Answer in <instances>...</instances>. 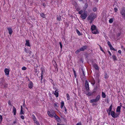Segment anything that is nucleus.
<instances>
[{
	"instance_id": "nucleus-17",
	"label": "nucleus",
	"mask_w": 125,
	"mask_h": 125,
	"mask_svg": "<svg viewBox=\"0 0 125 125\" xmlns=\"http://www.w3.org/2000/svg\"><path fill=\"white\" fill-rule=\"evenodd\" d=\"M7 29L9 31V34L10 35H11L12 34L13 32L12 28H8Z\"/></svg>"
},
{
	"instance_id": "nucleus-25",
	"label": "nucleus",
	"mask_w": 125,
	"mask_h": 125,
	"mask_svg": "<svg viewBox=\"0 0 125 125\" xmlns=\"http://www.w3.org/2000/svg\"><path fill=\"white\" fill-rule=\"evenodd\" d=\"M64 105V102L63 101H62V102L61 103V108H62Z\"/></svg>"
},
{
	"instance_id": "nucleus-28",
	"label": "nucleus",
	"mask_w": 125,
	"mask_h": 125,
	"mask_svg": "<svg viewBox=\"0 0 125 125\" xmlns=\"http://www.w3.org/2000/svg\"><path fill=\"white\" fill-rule=\"evenodd\" d=\"M41 16L43 18H44L45 17V15L43 13H42L40 14Z\"/></svg>"
},
{
	"instance_id": "nucleus-33",
	"label": "nucleus",
	"mask_w": 125,
	"mask_h": 125,
	"mask_svg": "<svg viewBox=\"0 0 125 125\" xmlns=\"http://www.w3.org/2000/svg\"><path fill=\"white\" fill-rule=\"evenodd\" d=\"M110 49L112 50H113V51H116L115 50V48H114L113 47L112 45L110 47Z\"/></svg>"
},
{
	"instance_id": "nucleus-43",
	"label": "nucleus",
	"mask_w": 125,
	"mask_h": 125,
	"mask_svg": "<svg viewBox=\"0 0 125 125\" xmlns=\"http://www.w3.org/2000/svg\"><path fill=\"white\" fill-rule=\"evenodd\" d=\"M20 114L21 115L23 114H24V112L23 110H21V113Z\"/></svg>"
},
{
	"instance_id": "nucleus-19",
	"label": "nucleus",
	"mask_w": 125,
	"mask_h": 125,
	"mask_svg": "<svg viewBox=\"0 0 125 125\" xmlns=\"http://www.w3.org/2000/svg\"><path fill=\"white\" fill-rule=\"evenodd\" d=\"M112 105L111 104V105L110 106L109 108L108 109H107L106 110V111L107 112H111V110L112 109Z\"/></svg>"
},
{
	"instance_id": "nucleus-56",
	"label": "nucleus",
	"mask_w": 125,
	"mask_h": 125,
	"mask_svg": "<svg viewBox=\"0 0 125 125\" xmlns=\"http://www.w3.org/2000/svg\"><path fill=\"white\" fill-rule=\"evenodd\" d=\"M108 52L109 53V54H110V56H111L112 54L109 51H108Z\"/></svg>"
},
{
	"instance_id": "nucleus-10",
	"label": "nucleus",
	"mask_w": 125,
	"mask_h": 125,
	"mask_svg": "<svg viewBox=\"0 0 125 125\" xmlns=\"http://www.w3.org/2000/svg\"><path fill=\"white\" fill-rule=\"evenodd\" d=\"M82 71L83 75H81V76H80V78L82 79V80H83V79L84 78V77H85V74L84 72V71L83 70V69H82Z\"/></svg>"
},
{
	"instance_id": "nucleus-3",
	"label": "nucleus",
	"mask_w": 125,
	"mask_h": 125,
	"mask_svg": "<svg viewBox=\"0 0 125 125\" xmlns=\"http://www.w3.org/2000/svg\"><path fill=\"white\" fill-rule=\"evenodd\" d=\"M95 14L93 13L89 15L87 18V20H93L94 17V15Z\"/></svg>"
},
{
	"instance_id": "nucleus-57",
	"label": "nucleus",
	"mask_w": 125,
	"mask_h": 125,
	"mask_svg": "<svg viewBox=\"0 0 125 125\" xmlns=\"http://www.w3.org/2000/svg\"><path fill=\"white\" fill-rule=\"evenodd\" d=\"M108 115H109L110 114V113H111V112H107Z\"/></svg>"
},
{
	"instance_id": "nucleus-29",
	"label": "nucleus",
	"mask_w": 125,
	"mask_h": 125,
	"mask_svg": "<svg viewBox=\"0 0 125 125\" xmlns=\"http://www.w3.org/2000/svg\"><path fill=\"white\" fill-rule=\"evenodd\" d=\"M102 96L103 98H105L106 97V95L104 93L102 92Z\"/></svg>"
},
{
	"instance_id": "nucleus-9",
	"label": "nucleus",
	"mask_w": 125,
	"mask_h": 125,
	"mask_svg": "<svg viewBox=\"0 0 125 125\" xmlns=\"http://www.w3.org/2000/svg\"><path fill=\"white\" fill-rule=\"evenodd\" d=\"M55 115H54V117L55 118L57 121L59 122L60 123L61 122V120L59 117L56 115V114H55Z\"/></svg>"
},
{
	"instance_id": "nucleus-2",
	"label": "nucleus",
	"mask_w": 125,
	"mask_h": 125,
	"mask_svg": "<svg viewBox=\"0 0 125 125\" xmlns=\"http://www.w3.org/2000/svg\"><path fill=\"white\" fill-rule=\"evenodd\" d=\"M120 13L123 18L125 19V8H123L120 12Z\"/></svg>"
},
{
	"instance_id": "nucleus-39",
	"label": "nucleus",
	"mask_w": 125,
	"mask_h": 125,
	"mask_svg": "<svg viewBox=\"0 0 125 125\" xmlns=\"http://www.w3.org/2000/svg\"><path fill=\"white\" fill-rule=\"evenodd\" d=\"M108 78V75L107 73L105 74L104 75V78Z\"/></svg>"
},
{
	"instance_id": "nucleus-27",
	"label": "nucleus",
	"mask_w": 125,
	"mask_h": 125,
	"mask_svg": "<svg viewBox=\"0 0 125 125\" xmlns=\"http://www.w3.org/2000/svg\"><path fill=\"white\" fill-rule=\"evenodd\" d=\"M94 68L96 70L98 69V67L97 65L96 64H94L93 65Z\"/></svg>"
},
{
	"instance_id": "nucleus-14",
	"label": "nucleus",
	"mask_w": 125,
	"mask_h": 125,
	"mask_svg": "<svg viewBox=\"0 0 125 125\" xmlns=\"http://www.w3.org/2000/svg\"><path fill=\"white\" fill-rule=\"evenodd\" d=\"M92 33L94 34H98L99 33V32L97 29L92 31Z\"/></svg>"
},
{
	"instance_id": "nucleus-4",
	"label": "nucleus",
	"mask_w": 125,
	"mask_h": 125,
	"mask_svg": "<svg viewBox=\"0 0 125 125\" xmlns=\"http://www.w3.org/2000/svg\"><path fill=\"white\" fill-rule=\"evenodd\" d=\"M85 87L87 91L88 92H89V83L86 80L85 81Z\"/></svg>"
},
{
	"instance_id": "nucleus-8",
	"label": "nucleus",
	"mask_w": 125,
	"mask_h": 125,
	"mask_svg": "<svg viewBox=\"0 0 125 125\" xmlns=\"http://www.w3.org/2000/svg\"><path fill=\"white\" fill-rule=\"evenodd\" d=\"M41 82L43 78V75L44 73H45V71L44 70L43 68H41Z\"/></svg>"
},
{
	"instance_id": "nucleus-21",
	"label": "nucleus",
	"mask_w": 125,
	"mask_h": 125,
	"mask_svg": "<svg viewBox=\"0 0 125 125\" xmlns=\"http://www.w3.org/2000/svg\"><path fill=\"white\" fill-rule=\"evenodd\" d=\"M91 83L93 85H94L95 83V82L94 78H92L91 81Z\"/></svg>"
},
{
	"instance_id": "nucleus-53",
	"label": "nucleus",
	"mask_w": 125,
	"mask_h": 125,
	"mask_svg": "<svg viewBox=\"0 0 125 125\" xmlns=\"http://www.w3.org/2000/svg\"><path fill=\"white\" fill-rule=\"evenodd\" d=\"M99 46H100V49H101V50L103 52V49L102 48V47L100 46V45H99Z\"/></svg>"
},
{
	"instance_id": "nucleus-59",
	"label": "nucleus",
	"mask_w": 125,
	"mask_h": 125,
	"mask_svg": "<svg viewBox=\"0 0 125 125\" xmlns=\"http://www.w3.org/2000/svg\"><path fill=\"white\" fill-rule=\"evenodd\" d=\"M57 125H64V124H61L59 123H57Z\"/></svg>"
},
{
	"instance_id": "nucleus-38",
	"label": "nucleus",
	"mask_w": 125,
	"mask_h": 125,
	"mask_svg": "<svg viewBox=\"0 0 125 125\" xmlns=\"http://www.w3.org/2000/svg\"><path fill=\"white\" fill-rule=\"evenodd\" d=\"M26 68L25 66L23 67L22 68V69L23 70H25L26 69Z\"/></svg>"
},
{
	"instance_id": "nucleus-24",
	"label": "nucleus",
	"mask_w": 125,
	"mask_h": 125,
	"mask_svg": "<svg viewBox=\"0 0 125 125\" xmlns=\"http://www.w3.org/2000/svg\"><path fill=\"white\" fill-rule=\"evenodd\" d=\"M112 58L113 59V60L114 61H115L117 60L116 57L115 55H113L112 56Z\"/></svg>"
},
{
	"instance_id": "nucleus-61",
	"label": "nucleus",
	"mask_w": 125,
	"mask_h": 125,
	"mask_svg": "<svg viewBox=\"0 0 125 125\" xmlns=\"http://www.w3.org/2000/svg\"><path fill=\"white\" fill-rule=\"evenodd\" d=\"M24 50H25V51L26 52V53H27L28 52L27 51V50H26V48Z\"/></svg>"
},
{
	"instance_id": "nucleus-5",
	"label": "nucleus",
	"mask_w": 125,
	"mask_h": 125,
	"mask_svg": "<svg viewBox=\"0 0 125 125\" xmlns=\"http://www.w3.org/2000/svg\"><path fill=\"white\" fill-rule=\"evenodd\" d=\"M32 118L34 122L37 125H39V123L38 122H37L36 120V119L34 115H32Z\"/></svg>"
},
{
	"instance_id": "nucleus-6",
	"label": "nucleus",
	"mask_w": 125,
	"mask_h": 125,
	"mask_svg": "<svg viewBox=\"0 0 125 125\" xmlns=\"http://www.w3.org/2000/svg\"><path fill=\"white\" fill-rule=\"evenodd\" d=\"M4 79L2 78L0 79V86H4Z\"/></svg>"
},
{
	"instance_id": "nucleus-22",
	"label": "nucleus",
	"mask_w": 125,
	"mask_h": 125,
	"mask_svg": "<svg viewBox=\"0 0 125 125\" xmlns=\"http://www.w3.org/2000/svg\"><path fill=\"white\" fill-rule=\"evenodd\" d=\"M100 98V96L99 95H97L95 99L96 102L98 101L99 100Z\"/></svg>"
},
{
	"instance_id": "nucleus-34",
	"label": "nucleus",
	"mask_w": 125,
	"mask_h": 125,
	"mask_svg": "<svg viewBox=\"0 0 125 125\" xmlns=\"http://www.w3.org/2000/svg\"><path fill=\"white\" fill-rule=\"evenodd\" d=\"M7 86V84L5 83H4V86H1V87L2 88H5Z\"/></svg>"
},
{
	"instance_id": "nucleus-16",
	"label": "nucleus",
	"mask_w": 125,
	"mask_h": 125,
	"mask_svg": "<svg viewBox=\"0 0 125 125\" xmlns=\"http://www.w3.org/2000/svg\"><path fill=\"white\" fill-rule=\"evenodd\" d=\"M91 29L92 31L93 30H95L97 29L96 28V26L94 25H93L91 26Z\"/></svg>"
},
{
	"instance_id": "nucleus-62",
	"label": "nucleus",
	"mask_w": 125,
	"mask_h": 125,
	"mask_svg": "<svg viewBox=\"0 0 125 125\" xmlns=\"http://www.w3.org/2000/svg\"><path fill=\"white\" fill-rule=\"evenodd\" d=\"M21 110H22V106H21Z\"/></svg>"
},
{
	"instance_id": "nucleus-23",
	"label": "nucleus",
	"mask_w": 125,
	"mask_h": 125,
	"mask_svg": "<svg viewBox=\"0 0 125 125\" xmlns=\"http://www.w3.org/2000/svg\"><path fill=\"white\" fill-rule=\"evenodd\" d=\"M13 112L14 113V115H16V109L14 106L13 107Z\"/></svg>"
},
{
	"instance_id": "nucleus-26",
	"label": "nucleus",
	"mask_w": 125,
	"mask_h": 125,
	"mask_svg": "<svg viewBox=\"0 0 125 125\" xmlns=\"http://www.w3.org/2000/svg\"><path fill=\"white\" fill-rule=\"evenodd\" d=\"M97 102L95 99H93L91 100L90 101V102L92 103H96Z\"/></svg>"
},
{
	"instance_id": "nucleus-7",
	"label": "nucleus",
	"mask_w": 125,
	"mask_h": 125,
	"mask_svg": "<svg viewBox=\"0 0 125 125\" xmlns=\"http://www.w3.org/2000/svg\"><path fill=\"white\" fill-rule=\"evenodd\" d=\"M87 16V13L86 12H84L81 14V17L83 19H85Z\"/></svg>"
},
{
	"instance_id": "nucleus-63",
	"label": "nucleus",
	"mask_w": 125,
	"mask_h": 125,
	"mask_svg": "<svg viewBox=\"0 0 125 125\" xmlns=\"http://www.w3.org/2000/svg\"><path fill=\"white\" fill-rule=\"evenodd\" d=\"M93 20H91V21L90 22V23H91L92 22V21Z\"/></svg>"
},
{
	"instance_id": "nucleus-11",
	"label": "nucleus",
	"mask_w": 125,
	"mask_h": 125,
	"mask_svg": "<svg viewBox=\"0 0 125 125\" xmlns=\"http://www.w3.org/2000/svg\"><path fill=\"white\" fill-rule=\"evenodd\" d=\"M87 46L86 45L82 47L80 49L81 51H83L87 49Z\"/></svg>"
},
{
	"instance_id": "nucleus-42",
	"label": "nucleus",
	"mask_w": 125,
	"mask_h": 125,
	"mask_svg": "<svg viewBox=\"0 0 125 125\" xmlns=\"http://www.w3.org/2000/svg\"><path fill=\"white\" fill-rule=\"evenodd\" d=\"M83 12V11L82 10H81L78 13L79 14H82Z\"/></svg>"
},
{
	"instance_id": "nucleus-32",
	"label": "nucleus",
	"mask_w": 125,
	"mask_h": 125,
	"mask_svg": "<svg viewBox=\"0 0 125 125\" xmlns=\"http://www.w3.org/2000/svg\"><path fill=\"white\" fill-rule=\"evenodd\" d=\"M66 96L67 97V100H69L70 99V96L69 94H66Z\"/></svg>"
},
{
	"instance_id": "nucleus-13",
	"label": "nucleus",
	"mask_w": 125,
	"mask_h": 125,
	"mask_svg": "<svg viewBox=\"0 0 125 125\" xmlns=\"http://www.w3.org/2000/svg\"><path fill=\"white\" fill-rule=\"evenodd\" d=\"M54 92H55L54 93V94L55 95L56 97H57L59 95V91L57 90H56Z\"/></svg>"
},
{
	"instance_id": "nucleus-20",
	"label": "nucleus",
	"mask_w": 125,
	"mask_h": 125,
	"mask_svg": "<svg viewBox=\"0 0 125 125\" xmlns=\"http://www.w3.org/2000/svg\"><path fill=\"white\" fill-rule=\"evenodd\" d=\"M121 106L120 105L119 106H118L117 107L116 110V111L117 112H120V109L121 108Z\"/></svg>"
},
{
	"instance_id": "nucleus-30",
	"label": "nucleus",
	"mask_w": 125,
	"mask_h": 125,
	"mask_svg": "<svg viewBox=\"0 0 125 125\" xmlns=\"http://www.w3.org/2000/svg\"><path fill=\"white\" fill-rule=\"evenodd\" d=\"M81 51V49H79L77 50L75 52V53L76 54H78L79 53V52Z\"/></svg>"
},
{
	"instance_id": "nucleus-46",
	"label": "nucleus",
	"mask_w": 125,
	"mask_h": 125,
	"mask_svg": "<svg viewBox=\"0 0 125 125\" xmlns=\"http://www.w3.org/2000/svg\"><path fill=\"white\" fill-rule=\"evenodd\" d=\"M2 119V116L0 115V121H1Z\"/></svg>"
},
{
	"instance_id": "nucleus-51",
	"label": "nucleus",
	"mask_w": 125,
	"mask_h": 125,
	"mask_svg": "<svg viewBox=\"0 0 125 125\" xmlns=\"http://www.w3.org/2000/svg\"><path fill=\"white\" fill-rule=\"evenodd\" d=\"M47 113H48V115L49 116H50V115H51V114H50V112L49 111H47Z\"/></svg>"
},
{
	"instance_id": "nucleus-50",
	"label": "nucleus",
	"mask_w": 125,
	"mask_h": 125,
	"mask_svg": "<svg viewBox=\"0 0 125 125\" xmlns=\"http://www.w3.org/2000/svg\"><path fill=\"white\" fill-rule=\"evenodd\" d=\"M21 117L23 120L24 119V116H23L22 115L21 116Z\"/></svg>"
},
{
	"instance_id": "nucleus-1",
	"label": "nucleus",
	"mask_w": 125,
	"mask_h": 125,
	"mask_svg": "<svg viewBox=\"0 0 125 125\" xmlns=\"http://www.w3.org/2000/svg\"><path fill=\"white\" fill-rule=\"evenodd\" d=\"M111 115L114 118L117 117L119 115L118 114L115 113L113 111H111Z\"/></svg>"
},
{
	"instance_id": "nucleus-49",
	"label": "nucleus",
	"mask_w": 125,
	"mask_h": 125,
	"mask_svg": "<svg viewBox=\"0 0 125 125\" xmlns=\"http://www.w3.org/2000/svg\"><path fill=\"white\" fill-rule=\"evenodd\" d=\"M55 114H53V115L52 114H51V115H50V116L51 117H52L53 116H54V115H55Z\"/></svg>"
},
{
	"instance_id": "nucleus-60",
	"label": "nucleus",
	"mask_w": 125,
	"mask_h": 125,
	"mask_svg": "<svg viewBox=\"0 0 125 125\" xmlns=\"http://www.w3.org/2000/svg\"><path fill=\"white\" fill-rule=\"evenodd\" d=\"M85 7L86 8L87 7V4H85Z\"/></svg>"
},
{
	"instance_id": "nucleus-40",
	"label": "nucleus",
	"mask_w": 125,
	"mask_h": 125,
	"mask_svg": "<svg viewBox=\"0 0 125 125\" xmlns=\"http://www.w3.org/2000/svg\"><path fill=\"white\" fill-rule=\"evenodd\" d=\"M107 44L109 46V47H110L111 46H112V45L111 44L110 42L109 41H108L107 42Z\"/></svg>"
},
{
	"instance_id": "nucleus-36",
	"label": "nucleus",
	"mask_w": 125,
	"mask_h": 125,
	"mask_svg": "<svg viewBox=\"0 0 125 125\" xmlns=\"http://www.w3.org/2000/svg\"><path fill=\"white\" fill-rule=\"evenodd\" d=\"M113 21V19H110L109 20V23H112Z\"/></svg>"
},
{
	"instance_id": "nucleus-37",
	"label": "nucleus",
	"mask_w": 125,
	"mask_h": 125,
	"mask_svg": "<svg viewBox=\"0 0 125 125\" xmlns=\"http://www.w3.org/2000/svg\"><path fill=\"white\" fill-rule=\"evenodd\" d=\"M58 106L56 103L54 104V107L56 108H57L58 107Z\"/></svg>"
},
{
	"instance_id": "nucleus-58",
	"label": "nucleus",
	"mask_w": 125,
	"mask_h": 125,
	"mask_svg": "<svg viewBox=\"0 0 125 125\" xmlns=\"http://www.w3.org/2000/svg\"><path fill=\"white\" fill-rule=\"evenodd\" d=\"M64 109H65V112L66 113V112H67V109H66V108L65 107H64Z\"/></svg>"
},
{
	"instance_id": "nucleus-31",
	"label": "nucleus",
	"mask_w": 125,
	"mask_h": 125,
	"mask_svg": "<svg viewBox=\"0 0 125 125\" xmlns=\"http://www.w3.org/2000/svg\"><path fill=\"white\" fill-rule=\"evenodd\" d=\"M76 32L79 35H81V33H80V31H79L77 29L76 30Z\"/></svg>"
},
{
	"instance_id": "nucleus-54",
	"label": "nucleus",
	"mask_w": 125,
	"mask_h": 125,
	"mask_svg": "<svg viewBox=\"0 0 125 125\" xmlns=\"http://www.w3.org/2000/svg\"><path fill=\"white\" fill-rule=\"evenodd\" d=\"M118 52L120 54H121V51L120 50H119L118 51Z\"/></svg>"
},
{
	"instance_id": "nucleus-64",
	"label": "nucleus",
	"mask_w": 125,
	"mask_h": 125,
	"mask_svg": "<svg viewBox=\"0 0 125 125\" xmlns=\"http://www.w3.org/2000/svg\"><path fill=\"white\" fill-rule=\"evenodd\" d=\"M35 71V73H37V70H36Z\"/></svg>"
},
{
	"instance_id": "nucleus-47",
	"label": "nucleus",
	"mask_w": 125,
	"mask_h": 125,
	"mask_svg": "<svg viewBox=\"0 0 125 125\" xmlns=\"http://www.w3.org/2000/svg\"><path fill=\"white\" fill-rule=\"evenodd\" d=\"M114 10L115 12H117V11L118 10L117 8H114Z\"/></svg>"
},
{
	"instance_id": "nucleus-44",
	"label": "nucleus",
	"mask_w": 125,
	"mask_h": 125,
	"mask_svg": "<svg viewBox=\"0 0 125 125\" xmlns=\"http://www.w3.org/2000/svg\"><path fill=\"white\" fill-rule=\"evenodd\" d=\"M17 121L16 120L14 121L13 122L12 124V125H13L14 124L17 123Z\"/></svg>"
},
{
	"instance_id": "nucleus-15",
	"label": "nucleus",
	"mask_w": 125,
	"mask_h": 125,
	"mask_svg": "<svg viewBox=\"0 0 125 125\" xmlns=\"http://www.w3.org/2000/svg\"><path fill=\"white\" fill-rule=\"evenodd\" d=\"M5 73L7 75H8L9 73V70L8 69L6 68L4 70Z\"/></svg>"
},
{
	"instance_id": "nucleus-45",
	"label": "nucleus",
	"mask_w": 125,
	"mask_h": 125,
	"mask_svg": "<svg viewBox=\"0 0 125 125\" xmlns=\"http://www.w3.org/2000/svg\"><path fill=\"white\" fill-rule=\"evenodd\" d=\"M59 44L61 49L62 48V45L61 43V42H59Z\"/></svg>"
},
{
	"instance_id": "nucleus-12",
	"label": "nucleus",
	"mask_w": 125,
	"mask_h": 125,
	"mask_svg": "<svg viewBox=\"0 0 125 125\" xmlns=\"http://www.w3.org/2000/svg\"><path fill=\"white\" fill-rule=\"evenodd\" d=\"M33 84L32 82L30 81L28 84L29 87L30 89L32 88L33 87Z\"/></svg>"
},
{
	"instance_id": "nucleus-18",
	"label": "nucleus",
	"mask_w": 125,
	"mask_h": 125,
	"mask_svg": "<svg viewBox=\"0 0 125 125\" xmlns=\"http://www.w3.org/2000/svg\"><path fill=\"white\" fill-rule=\"evenodd\" d=\"M26 43L25 45L28 46H30V45L29 42V40H26Z\"/></svg>"
},
{
	"instance_id": "nucleus-35",
	"label": "nucleus",
	"mask_w": 125,
	"mask_h": 125,
	"mask_svg": "<svg viewBox=\"0 0 125 125\" xmlns=\"http://www.w3.org/2000/svg\"><path fill=\"white\" fill-rule=\"evenodd\" d=\"M57 20H58L59 21H60L61 20V16H59L58 17L57 16Z\"/></svg>"
},
{
	"instance_id": "nucleus-55",
	"label": "nucleus",
	"mask_w": 125,
	"mask_h": 125,
	"mask_svg": "<svg viewBox=\"0 0 125 125\" xmlns=\"http://www.w3.org/2000/svg\"><path fill=\"white\" fill-rule=\"evenodd\" d=\"M81 123H77L76 124V125H81Z\"/></svg>"
},
{
	"instance_id": "nucleus-41",
	"label": "nucleus",
	"mask_w": 125,
	"mask_h": 125,
	"mask_svg": "<svg viewBox=\"0 0 125 125\" xmlns=\"http://www.w3.org/2000/svg\"><path fill=\"white\" fill-rule=\"evenodd\" d=\"M87 95H88L89 96H90L91 95H92V93H91L89 92L87 94Z\"/></svg>"
},
{
	"instance_id": "nucleus-52",
	"label": "nucleus",
	"mask_w": 125,
	"mask_h": 125,
	"mask_svg": "<svg viewBox=\"0 0 125 125\" xmlns=\"http://www.w3.org/2000/svg\"><path fill=\"white\" fill-rule=\"evenodd\" d=\"M73 72H74L75 76H75H76V72L74 70H73Z\"/></svg>"
},
{
	"instance_id": "nucleus-48",
	"label": "nucleus",
	"mask_w": 125,
	"mask_h": 125,
	"mask_svg": "<svg viewBox=\"0 0 125 125\" xmlns=\"http://www.w3.org/2000/svg\"><path fill=\"white\" fill-rule=\"evenodd\" d=\"M97 9L96 8H94L93 9V10L94 11H96Z\"/></svg>"
}]
</instances>
